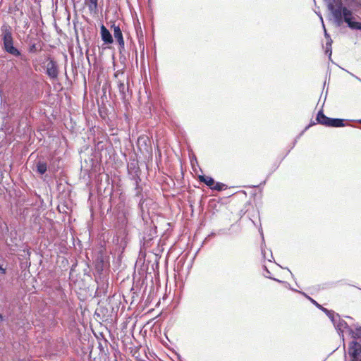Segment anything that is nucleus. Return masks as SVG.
I'll list each match as a JSON object with an SVG mask.
<instances>
[{
  "label": "nucleus",
  "mask_w": 361,
  "mask_h": 361,
  "mask_svg": "<svg viewBox=\"0 0 361 361\" xmlns=\"http://www.w3.org/2000/svg\"><path fill=\"white\" fill-rule=\"evenodd\" d=\"M1 40L3 42L2 49L8 54L15 57H21V51L14 46L11 29L8 25H4L1 28Z\"/></svg>",
  "instance_id": "1"
},
{
  "label": "nucleus",
  "mask_w": 361,
  "mask_h": 361,
  "mask_svg": "<svg viewBox=\"0 0 361 361\" xmlns=\"http://www.w3.org/2000/svg\"><path fill=\"white\" fill-rule=\"evenodd\" d=\"M338 334L343 338V331L347 330L348 334L352 338H361V326H356L353 329L348 323L341 319L340 316L336 319V322L333 324Z\"/></svg>",
  "instance_id": "2"
},
{
  "label": "nucleus",
  "mask_w": 361,
  "mask_h": 361,
  "mask_svg": "<svg viewBox=\"0 0 361 361\" xmlns=\"http://www.w3.org/2000/svg\"><path fill=\"white\" fill-rule=\"evenodd\" d=\"M324 1L333 16L334 21L336 20L338 23L343 10L348 8L343 6L342 0H324Z\"/></svg>",
  "instance_id": "3"
},
{
  "label": "nucleus",
  "mask_w": 361,
  "mask_h": 361,
  "mask_svg": "<svg viewBox=\"0 0 361 361\" xmlns=\"http://www.w3.org/2000/svg\"><path fill=\"white\" fill-rule=\"evenodd\" d=\"M344 22L352 30H361V23L353 20V12L349 8L343 10V14L341 15V21L338 23L336 20L334 21L336 27H341Z\"/></svg>",
  "instance_id": "4"
},
{
  "label": "nucleus",
  "mask_w": 361,
  "mask_h": 361,
  "mask_svg": "<svg viewBox=\"0 0 361 361\" xmlns=\"http://www.w3.org/2000/svg\"><path fill=\"white\" fill-rule=\"evenodd\" d=\"M348 353L350 361H361V338H353L348 344Z\"/></svg>",
  "instance_id": "5"
},
{
  "label": "nucleus",
  "mask_w": 361,
  "mask_h": 361,
  "mask_svg": "<svg viewBox=\"0 0 361 361\" xmlns=\"http://www.w3.org/2000/svg\"><path fill=\"white\" fill-rule=\"evenodd\" d=\"M46 73L51 79H56L58 77V65L57 63L52 59H48V63L46 66Z\"/></svg>",
  "instance_id": "6"
},
{
  "label": "nucleus",
  "mask_w": 361,
  "mask_h": 361,
  "mask_svg": "<svg viewBox=\"0 0 361 361\" xmlns=\"http://www.w3.org/2000/svg\"><path fill=\"white\" fill-rule=\"evenodd\" d=\"M101 38L104 44H109L113 43L114 39L109 30L104 25H102L100 27Z\"/></svg>",
  "instance_id": "7"
},
{
  "label": "nucleus",
  "mask_w": 361,
  "mask_h": 361,
  "mask_svg": "<svg viewBox=\"0 0 361 361\" xmlns=\"http://www.w3.org/2000/svg\"><path fill=\"white\" fill-rule=\"evenodd\" d=\"M114 30V36L115 39L117 40L119 47L122 49L124 48V39L122 34V31L118 25H116L115 24H113L111 27Z\"/></svg>",
  "instance_id": "8"
},
{
  "label": "nucleus",
  "mask_w": 361,
  "mask_h": 361,
  "mask_svg": "<svg viewBox=\"0 0 361 361\" xmlns=\"http://www.w3.org/2000/svg\"><path fill=\"white\" fill-rule=\"evenodd\" d=\"M331 118L327 117L326 115L324 114L322 110H320L317 115L316 120L317 123L319 124H322L325 126L329 127V123H331Z\"/></svg>",
  "instance_id": "9"
},
{
  "label": "nucleus",
  "mask_w": 361,
  "mask_h": 361,
  "mask_svg": "<svg viewBox=\"0 0 361 361\" xmlns=\"http://www.w3.org/2000/svg\"><path fill=\"white\" fill-rule=\"evenodd\" d=\"M198 179L200 182L204 183L207 185L211 190L213 189V185H214V179L210 176H207L205 175H200L198 176Z\"/></svg>",
  "instance_id": "10"
},
{
  "label": "nucleus",
  "mask_w": 361,
  "mask_h": 361,
  "mask_svg": "<svg viewBox=\"0 0 361 361\" xmlns=\"http://www.w3.org/2000/svg\"><path fill=\"white\" fill-rule=\"evenodd\" d=\"M85 4L90 12H96L98 8V0H85Z\"/></svg>",
  "instance_id": "11"
},
{
  "label": "nucleus",
  "mask_w": 361,
  "mask_h": 361,
  "mask_svg": "<svg viewBox=\"0 0 361 361\" xmlns=\"http://www.w3.org/2000/svg\"><path fill=\"white\" fill-rule=\"evenodd\" d=\"M322 311L328 316V317L331 319V321L333 324L336 322V319L339 317L338 314L335 313L332 310H329L327 309H322Z\"/></svg>",
  "instance_id": "12"
},
{
  "label": "nucleus",
  "mask_w": 361,
  "mask_h": 361,
  "mask_svg": "<svg viewBox=\"0 0 361 361\" xmlns=\"http://www.w3.org/2000/svg\"><path fill=\"white\" fill-rule=\"evenodd\" d=\"M36 168H37V171L39 174L43 175L46 173V171L47 170V165L45 162L39 161L37 162Z\"/></svg>",
  "instance_id": "13"
},
{
  "label": "nucleus",
  "mask_w": 361,
  "mask_h": 361,
  "mask_svg": "<svg viewBox=\"0 0 361 361\" xmlns=\"http://www.w3.org/2000/svg\"><path fill=\"white\" fill-rule=\"evenodd\" d=\"M345 126L344 120L341 118H332L329 123V127H343Z\"/></svg>",
  "instance_id": "14"
},
{
  "label": "nucleus",
  "mask_w": 361,
  "mask_h": 361,
  "mask_svg": "<svg viewBox=\"0 0 361 361\" xmlns=\"http://www.w3.org/2000/svg\"><path fill=\"white\" fill-rule=\"evenodd\" d=\"M227 186L222 183H220V182H214V185H213V190H216V191H222L225 189H226Z\"/></svg>",
  "instance_id": "15"
},
{
  "label": "nucleus",
  "mask_w": 361,
  "mask_h": 361,
  "mask_svg": "<svg viewBox=\"0 0 361 361\" xmlns=\"http://www.w3.org/2000/svg\"><path fill=\"white\" fill-rule=\"evenodd\" d=\"M40 49H41V48L39 47L37 44L31 43L29 45L28 51L30 53L35 54V53L38 52Z\"/></svg>",
  "instance_id": "16"
},
{
  "label": "nucleus",
  "mask_w": 361,
  "mask_h": 361,
  "mask_svg": "<svg viewBox=\"0 0 361 361\" xmlns=\"http://www.w3.org/2000/svg\"><path fill=\"white\" fill-rule=\"evenodd\" d=\"M118 87L121 94H122V97H125L126 89L125 84L123 82H119V84L118 85Z\"/></svg>",
  "instance_id": "17"
},
{
  "label": "nucleus",
  "mask_w": 361,
  "mask_h": 361,
  "mask_svg": "<svg viewBox=\"0 0 361 361\" xmlns=\"http://www.w3.org/2000/svg\"><path fill=\"white\" fill-rule=\"evenodd\" d=\"M331 42L332 40L330 39L329 42L326 44V54H329V57L331 56Z\"/></svg>",
  "instance_id": "18"
},
{
  "label": "nucleus",
  "mask_w": 361,
  "mask_h": 361,
  "mask_svg": "<svg viewBox=\"0 0 361 361\" xmlns=\"http://www.w3.org/2000/svg\"><path fill=\"white\" fill-rule=\"evenodd\" d=\"M304 295H305L312 303H313L317 308L320 309L322 311V309H325L324 307H322L321 305H319L317 301H315L314 299L311 298L310 297L307 296L305 293H302Z\"/></svg>",
  "instance_id": "19"
},
{
  "label": "nucleus",
  "mask_w": 361,
  "mask_h": 361,
  "mask_svg": "<svg viewBox=\"0 0 361 361\" xmlns=\"http://www.w3.org/2000/svg\"><path fill=\"white\" fill-rule=\"evenodd\" d=\"M147 137H140L138 138V145H140L141 142H143V144L145 145V147H147Z\"/></svg>",
  "instance_id": "20"
},
{
  "label": "nucleus",
  "mask_w": 361,
  "mask_h": 361,
  "mask_svg": "<svg viewBox=\"0 0 361 361\" xmlns=\"http://www.w3.org/2000/svg\"><path fill=\"white\" fill-rule=\"evenodd\" d=\"M322 27H323L324 30V35H325V37H326V38H329V37H330V36L329 35V34L327 33V32H326V30L324 23H323V24H322Z\"/></svg>",
  "instance_id": "21"
},
{
  "label": "nucleus",
  "mask_w": 361,
  "mask_h": 361,
  "mask_svg": "<svg viewBox=\"0 0 361 361\" xmlns=\"http://www.w3.org/2000/svg\"><path fill=\"white\" fill-rule=\"evenodd\" d=\"M348 73H349V74H350V75H352L353 77H354L355 79H357L358 81H360V82H361V78H360L359 77H357V76L355 75H354L353 73H350V72H348Z\"/></svg>",
  "instance_id": "22"
},
{
  "label": "nucleus",
  "mask_w": 361,
  "mask_h": 361,
  "mask_svg": "<svg viewBox=\"0 0 361 361\" xmlns=\"http://www.w3.org/2000/svg\"><path fill=\"white\" fill-rule=\"evenodd\" d=\"M317 14L318 15V16L320 18V20L322 22V23L323 24L324 23V20H323V18H322V16L320 13H317Z\"/></svg>",
  "instance_id": "23"
},
{
  "label": "nucleus",
  "mask_w": 361,
  "mask_h": 361,
  "mask_svg": "<svg viewBox=\"0 0 361 361\" xmlns=\"http://www.w3.org/2000/svg\"><path fill=\"white\" fill-rule=\"evenodd\" d=\"M262 254L264 258H266V251L263 247H262Z\"/></svg>",
  "instance_id": "24"
},
{
  "label": "nucleus",
  "mask_w": 361,
  "mask_h": 361,
  "mask_svg": "<svg viewBox=\"0 0 361 361\" xmlns=\"http://www.w3.org/2000/svg\"><path fill=\"white\" fill-rule=\"evenodd\" d=\"M264 269L266 270V272H267L266 275H269L270 274V271L267 269V268L266 267H264Z\"/></svg>",
  "instance_id": "25"
},
{
  "label": "nucleus",
  "mask_w": 361,
  "mask_h": 361,
  "mask_svg": "<svg viewBox=\"0 0 361 361\" xmlns=\"http://www.w3.org/2000/svg\"><path fill=\"white\" fill-rule=\"evenodd\" d=\"M269 252H270V256H271V258H273V256H272V252H271V250H269Z\"/></svg>",
  "instance_id": "26"
},
{
  "label": "nucleus",
  "mask_w": 361,
  "mask_h": 361,
  "mask_svg": "<svg viewBox=\"0 0 361 361\" xmlns=\"http://www.w3.org/2000/svg\"><path fill=\"white\" fill-rule=\"evenodd\" d=\"M213 235H214V233H212L210 235H208V237L213 236Z\"/></svg>",
  "instance_id": "27"
},
{
  "label": "nucleus",
  "mask_w": 361,
  "mask_h": 361,
  "mask_svg": "<svg viewBox=\"0 0 361 361\" xmlns=\"http://www.w3.org/2000/svg\"><path fill=\"white\" fill-rule=\"evenodd\" d=\"M313 124H314V123H310V124L309 125V126L306 127L305 130H306V129H308V128H309L310 126L313 125Z\"/></svg>",
  "instance_id": "28"
},
{
  "label": "nucleus",
  "mask_w": 361,
  "mask_h": 361,
  "mask_svg": "<svg viewBox=\"0 0 361 361\" xmlns=\"http://www.w3.org/2000/svg\"><path fill=\"white\" fill-rule=\"evenodd\" d=\"M267 278L271 279L269 275H265Z\"/></svg>",
  "instance_id": "29"
},
{
  "label": "nucleus",
  "mask_w": 361,
  "mask_h": 361,
  "mask_svg": "<svg viewBox=\"0 0 361 361\" xmlns=\"http://www.w3.org/2000/svg\"><path fill=\"white\" fill-rule=\"evenodd\" d=\"M261 234H262V238L264 240V236H263V233L262 232H261Z\"/></svg>",
  "instance_id": "30"
},
{
  "label": "nucleus",
  "mask_w": 361,
  "mask_h": 361,
  "mask_svg": "<svg viewBox=\"0 0 361 361\" xmlns=\"http://www.w3.org/2000/svg\"><path fill=\"white\" fill-rule=\"evenodd\" d=\"M3 319L2 315L0 314V319L1 320Z\"/></svg>",
  "instance_id": "31"
},
{
  "label": "nucleus",
  "mask_w": 361,
  "mask_h": 361,
  "mask_svg": "<svg viewBox=\"0 0 361 361\" xmlns=\"http://www.w3.org/2000/svg\"><path fill=\"white\" fill-rule=\"evenodd\" d=\"M274 279L275 280V279ZM277 281L278 282H281L280 280H277Z\"/></svg>",
  "instance_id": "32"
},
{
  "label": "nucleus",
  "mask_w": 361,
  "mask_h": 361,
  "mask_svg": "<svg viewBox=\"0 0 361 361\" xmlns=\"http://www.w3.org/2000/svg\"><path fill=\"white\" fill-rule=\"evenodd\" d=\"M359 122L361 123V119L359 121Z\"/></svg>",
  "instance_id": "33"
},
{
  "label": "nucleus",
  "mask_w": 361,
  "mask_h": 361,
  "mask_svg": "<svg viewBox=\"0 0 361 361\" xmlns=\"http://www.w3.org/2000/svg\"><path fill=\"white\" fill-rule=\"evenodd\" d=\"M71 361H75V360H71Z\"/></svg>",
  "instance_id": "34"
}]
</instances>
